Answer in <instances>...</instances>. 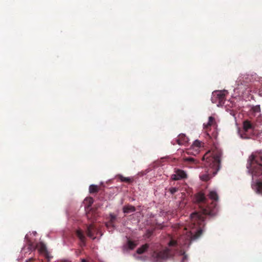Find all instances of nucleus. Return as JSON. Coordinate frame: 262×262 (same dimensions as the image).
Masks as SVG:
<instances>
[{
  "label": "nucleus",
  "mask_w": 262,
  "mask_h": 262,
  "mask_svg": "<svg viewBox=\"0 0 262 262\" xmlns=\"http://www.w3.org/2000/svg\"><path fill=\"white\" fill-rule=\"evenodd\" d=\"M210 199L215 202H212L210 205L206 203V197L202 192L198 193L195 196V201L198 203L200 210L199 212H194L190 215V220L193 228H196V231H190L187 232L186 234L182 236L178 240L171 238L168 243L170 248L166 247L160 251H155L152 254V258L154 262H162L169 258L172 257L177 250L178 246L181 245H189L192 242L198 239L202 234L203 230L202 226H204L205 215L213 216L217 212L216 202L218 199V195L215 191H211L209 194Z\"/></svg>",
  "instance_id": "obj_1"
},
{
  "label": "nucleus",
  "mask_w": 262,
  "mask_h": 262,
  "mask_svg": "<svg viewBox=\"0 0 262 262\" xmlns=\"http://www.w3.org/2000/svg\"><path fill=\"white\" fill-rule=\"evenodd\" d=\"M221 150L216 146L211 148L202 157L206 173L200 176L201 180L207 181L214 176L221 168Z\"/></svg>",
  "instance_id": "obj_2"
},
{
  "label": "nucleus",
  "mask_w": 262,
  "mask_h": 262,
  "mask_svg": "<svg viewBox=\"0 0 262 262\" xmlns=\"http://www.w3.org/2000/svg\"><path fill=\"white\" fill-rule=\"evenodd\" d=\"M247 167L253 179L258 178L255 182L253 181L252 188L257 193L262 195V153L251 155L249 158Z\"/></svg>",
  "instance_id": "obj_3"
},
{
  "label": "nucleus",
  "mask_w": 262,
  "mask_h": 262,
  "mask_svg": "<svg viewBox=\"0 0 262 262\" xmlns=\"http://www.w3.org/2000/svg\"><path fill=\"white\" fill-rule=\"evenodd\" d=\"M238 133L241 138L245 139L257 138L259 135L255 124L248 120L243 122V128L239 129Z\"/></svg>",
  "instance_id": "obj_4"
},
{
  "label": "nucleus",
  "mask_w": 262,
  "mask_h": 262,
  "mask_svg": "<svg viewBox=\"0 0 262 262\" xmlns=\"http://www.w3.org/2000/svg\"><path fill=\"white\" fill-rule=\"evenodd\" d=\"M249 86L248 77H246V75L241 76L236 81V86L234 89V91L237 93L239 95H243L249 88Z\"/></svg>",
  "instance_id": "obj_5"
},
{
  "label": "nucleus",
  "mask_w": 262,
  "mask_h": 262,
  "mask_svg": "<svg viewBox=\"0 0 262 262\" xmlns=\"http://www.w3.org/2000/svg\"><path fill=\"white\" fill-rule=\"evenodd\" d=\"M225 101V94L222 91H214L212 93L211 101L216 103L217 106L224 105Z\"/></svg>",
  "instance_id": "obj_6"
},
{
  "label": "nucleus",
  "mask_w": 262,
  "mask_h": 262,
  "mask_svg": "<svg viewBox=\"0 0 262 262\" xmlns=\"http://www.w3.org/2000/svg\"><path fill=\"white\" fill-rule=\"evenodd\" d=\"M175 173L173 174L171 176V179L174 181H178L182 179H185L187 178V174L186 172L181 169H175Z\"/></svg>",
  "instance_id": "obj_7"
},
{
  "label": "nucleus",
  "mask_w": 262,
  "mask_h": 262,
  "mask_svg": "<svg viewBox=\"0 0 262 262\" xmlns=\"http://www.w3.org/2000/svg\"><path fill=\"white\" fill-rule=\"evenodd\" d=\"M188 138L185 136V134H180L178 137L172 141V143L173 145H174L176 143L180 145H187L188 142Z\"/></svg>",
  "instance_id": "obj_8"
},
{
  "label": "nucleus",
  "mask_w": 262,
  "mask_h": 262,
  "mask_svg": "<svg viewBox=\"0 0 262 262\" xmlns=\"http://www.w3.org/2000/svg\"><path fill=\"white\" fill-rule=\"evenodd\" d=\"M97 231V228L93 224L89 225L87 226L86 234L87 235L93 239L96 238L94 236V233Z\"/></svg>",
  "instance_id": "obj_9"
},
{
  "label": "nucleus",
  "mask_w": 262,
  "mask_h": 262,
  "mask_svg": "<svg viewBox=\"0 0 262 262\" xmlns=\"http://www.w3.org/2000/svg\"><path fill=\"white\" fill-rule=\"evenodd\" d=\"M76 234L81 242V246H84L85 245V237L83 232L81 230H77Z\"/></svg>",
  "instance_id": "obj_10"
},
{
  "label": "nucleus",
  "mask_w": 262,
  "mask_h": 262,
  "mask_svg": "<svg viewBox=\"0 0 262 262\" xmlns=\"http://www.w3.org/2000/svg\"><path fill=\"white\" fill-rule=\"evenodd\" d=\"M215 119L214 117L212 116H210L209 117L208 122L206 124H204V129L206 130V132H208V128L212 125H215Z\"/></svg>",
  "instance_id": "obj_11"
},
{
  "label": "nucleus",
  "mask_w": 262,
  "mask_h": 262,
  "mask_svg": "<svg viewBox=\"0 0 262 262\" xmlns=\"http://www.w3.org/2000/svg\"><path fill=\"white\" fill-rule=\"evenodd\" d=\"M38 251L41 253L45 254L46 255L48 254V251L46 245L42 242L39 243L36 246Z\"/></svg>",
  "instance_id": "obj_12"
},
{
  "label": "nucleus",
  "mask_w": 262,
  "mask_h": 262,
  "mask_svg": "<svg viewBox=\"0 0 262 262\" xmlns=\"http://www.w3.org/2000/svg\"><path fill=\"white\" fill-rule=\"evenodd\" d=\"M135 211V207L130 205H125L123 208V211L124 213H129L131 212H134Z\"/></svg>",
  "instance_id": "obj_13"
},
{
  "label": "nucleus",
  "mask_w": 262,
  "mask_h": 262,
  "mask_svg": "<svg viewBox=\"0 0 262 262\" xmlns=\"http://www.w3.org/2000/svg\"><path fill=\"white\" fill-rule=\"evenodd\" d=\"M117 177L120 179L121 182H126L127 183H131L134 181L133 178L124 177L121 174H118Z\"/></svg>",
  "instance_id": "obj_14"
},
{
  "label": "nucleus",
  "mask_w": 262,
  "mask_h": 262,
  "mask_svg": "<svg viewBox=\"0 0 262 262\" xmlns=\"http://www.w3.org/2000/svg\"><path fill=\"white\" fill-rule=\"evenodd\" d=\"M183 161L184 162L188 164H196L198 163V161L192 157H184Z\"/></svg>",
  "instance_id": "obj_15"
},
{
  "label": "nucleus",
  "mask_w": 262,
  "mask_h": 262,
  "mask_svg": "<svg viewBox=\"0 0 262 262\" xmlns=\"http://www.w3.org/2000/svg\"><path fill=\"white\" fill-rule=\"evenodd\" d=\"M148 248H149V244H145L142 245L141 247H140L137 250V253L139 254H142L144 252H145V251H146L147 250V249H148Z\"/></svg>",
  "instance_id": "obj_16"
},
{
  "label": "nucleus",
  "mask_w": 262,
  "mask_h": 262,
  "mask_svg": "<svg viewBox=\"0 0 262 262\" xmlns=\"http://www.w3.org/2000/svg\"><path fill=\"white\" fill-rule=\"evenodd\" d=\"M99 187L95 185H91L89 187V192L90 193H97L99 190Z\"/></svg>",
  "instance_id": "obj_17"
},
{
  "label": "nucleus",
  "mask_w": 262,
  "mask_h": 262,
  "mask_svg": "<svg viewBox=\"0 0 262 262\" xmlns=\"http://www.w3.org/2000/svg\"><path fill=\"white\" fill-rule=\"evenodd\" d=\"M84 201H85V203L88 204V207H89L91 206V205L93 203L94 200L92 198L89 197V198H86L84 200Z\"/></svg>",
  "instance_id": "obj_18"
},
{
  "label": "nucleus",
  "mask_w": 262,
  "mask_h": 262,
  "mask_svg": "<svg viewBox=\"0 0 262 262\" xmlns=\"http://www.w3.org/2000/svg\"><path fill=\"white\" fill-rule=\"evenodd\" d=\"M105 225L106 226V227L108 228V229H112V230H113L115 227V223H113V222H111L110 221H108V222H107L106 224H105Z\"/></svg>",
  "instance_id": "obj_19"
},
{
  "label": "nucleus",
  "mask_w": 262,
  "mask_h": 262,
  "mask_svg": "<svg viewBox=\"0 0 262 262\" xmlns=\"http://www.w3.org/2000/svg\"><path fill=\"white\" fill-rule=\"evenodd\" d=\"M127 245L128 248L131 250L133 249L136 247V244L134 242L130 240L128 241Z\"/></svg>",
  "instance_id": "obj_20"
},
{
  "label": "nucleus",
  "mask_w": 262,
  "mask_h": 262,
  "mask_svg": "<svg viewBox=\"0 0 262 262\" xmlns=\"http://www.w3.org/2000/svg\"><path fill=\"white\" fill-rule=\"evenodd\" d=\"M110 220L109 221L115 223V221L116 219V216L113 213H111L110 214Z\"/></svg>",
  "instance_id": "obj_21"
},
{
  "label": "nucleus",
  "mask_w": 262,
  "mask_h": 262,
  "mask_svg": "<svg viewBox=\"0 0 262 262\" xmlns=\"http://www.w3.org/2000/svg\"><path fill=\"white\" fill-rule=\"evenodd\" d=\"M178 190V189L176 187H172V188H169V192L171 193V194H174V193H176V192H177Z\"/></svg>",
  "instance_id": "obj_22"
},
{
  "label": "nucleus",
  "mask_w": 262,
  "mask_h": 262,
  "mask_svg": "<svg viewBox=\"0 0 262 262\" xmlns=\"http://www.w3.org/2000/svg\"><path fill=\"white\" fill-rule=\"evenodd\" d=\"M193 145L196 147H200L201 146V142L198 140H196L194 142Z\"/></svg>",
  "instance_id": "obj_23"
},
{
  "label": "nucleus",
  "mask_w": 262,
  "mask_h": 262,
  "mask_svg": "<svg viewBox=\"0 0 262 262\" xmlns=\"http://www.w3.org/2000/svg\"><path fill=\"white\" fill-rule=\"evenodd\" d=\"M183 256L182 261L184 262L187 259V256L185 252L183 253Z\"/></svg>",
  "instance_id": "obj_24"
},
{
  "label": "nucleus",
  "mask_w": 262,
  "mask_h": 262,
  "mask_svg": "<svg viewBox=\"0 0 262 262\" xmlns=\"http://www.w3.org/2000/svg\"><path fill=\"white\" fill-rule=\"evenodd\" d=\"M34 261H35V259L34 258H30L29 259H28L27 260H26V262H33Z\"/></svg>",
  "instance_id": "obj_25"
},
{
  "label": "nucleus",
  "mask_w": 262,
  "mask_h": 262,
  "mask_svg": "<svg viewBox=\"0 0 262 262\" xmlns=\"http://www.w3.org/2000/svg\"><path fill=\"white\" fill-rule=\"evenodd\" d=\"M81 262H86V260H85V259H82L81 260Z\"/></svg>",
  "instance_id": "obj_26"
},
{
  "label": "nucleus",
  "mask_w": 262,
  "mask_h": 262,
  "mask_svg": "<svg viewBox=\"0 0 262 262\" xmlns=\"http://www.w3.org/2000/svg\"><path fill=\"white\" fill-rule=\"evenodd\" d=\"M259 134V136H262V131Z\"/></svg>",
  "instance_id": "obj_27"
},
{
  "label": "nucleus",
  "mask_w": 262,
  "mask_h": 262,
  "mask_svg": "<svg viewBox=\"0 0 262 262\" xmlns=\"http://www.w3.org/2000/svg\"><path fill=\"white\" fill-rule=\"evenodd\" d=\"M260 95H261V96H262V90H260Z\"/></svg>",
  "instance_id": "obj_28"
},
{
  "label": "nucleus",
  "mask_w": 262,
  "mask_h": 262,
  "mask_svg": "<svg viewBox=\"0 0 262 262\" xmlns=\"http://www.w3.org/2000/svg\"><path fill=\"white\" fill-rule=\"evenodd\" d=\"M61 262H66V261H61Z\"/></svg>",
  "instance_id": "obj_29"
}]
</instances>
